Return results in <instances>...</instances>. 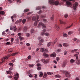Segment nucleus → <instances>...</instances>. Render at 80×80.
Returning <instances> with one entry per match:
<instances>
[{
  "instance_id": "1",
  "label": "nucleus",
  "mask_w": 80,
  "mask_h": 80,
  "mask_svg": "<svg viewBox=\"0 0 80 80\" xmlns=\"http://www.w3.org/2000/svg\"><path fill=\"white\" fill-rule=\"evenodd\" d=\"M67 0H68V1H72L73 2L72 3H74L73 4V8H74V10H75V9L77 8V7L78 6V2H75V0H63V1H67Z\"/></svg>"
},
{
  "instance_id": "2",
  "label": "nucleus",
  "mask_w": 80,
  "mask_h": 80,
  "mask_svg": "<svg viewBox=\"0 0 80 80\" xmlns=\"http://www.w3.org/2000/svg\"><path fill=\"white\" fill-rule=\"evenodd\" d=\"M10 57V55H8L7 56H5V57H4L3 58L1 59L2 61V62H1V63H2L4 62H5V60L8 59Z\"/></svg>"
},
{
  "instance_id": "3",
  "label": "nucleus",
  "mask_w": 80,
  "mask_h": 80,
  "mask_svg": "<svg viewBox=\"0 0 80 80\" xmlns=\"http://www.w3.org/2000/svg\"><path fill=\"white\" fill-rule=\"evenodd\" d=\"M41 35H45L47 37H50V34L48 32H42L41 33Z\"/></svg>"
},
{
  "instance_id": "4",
  "label": "nucleus",
  "mask_w": 80,
  "mask_h": 80,
  "mask_svg": "<svg viewBox=\"0 0 80 80\" xmlns=\"http://www.w3.org/2000/svg\"><path fill=\"white\" fill-rule=\"evenodd\" d=\"M66 4L69 7H71L72 5H73V4L71 3L70 1H67L66 2Z\"/></svg>"
},
{
  "instance_id": "5",
  "label": "nucleus",
  "mask_w": 80,
  "mask_h": 80,
  "mask_svg": "<svg viewBox=\"0 0 80 80\" xmlns=\"http://www.w3.org/2000/svg\"><path fill=\"white\" fill-rule=\"evenodd\" d=\"M38 18H39V16L38 15H37V17L34 16L32 18V20L33 21H35V20L38 21Z\"/></svg>"
},
{
  "instance_id": "6",
  "label": "nucleus",
  "mask_w": 80,
  "mask_h": 80,
  "mask_svg": "<svg viewBox=\"0 0 80 80\" xmlns=\"http://www.w3.org/2000/svg\"><path fill=\"white\" fill-rule=\"evenodd\" d=\"M40 25H41L42 26V27H43V28H46V26L45 25V24H44L43 23H42V22H40L38 24V27H40Z\"/></svg>"
},
{
  "instance_id": "7",
  "label": "nucleus",
  "mask_w": 80,
  "mask_h": 80,
  "mask_svg": "<svg viewBox=\"0 0 80 80\" xmlns=\"http://www.w3.org/2000/svg\"><path fill=\"white\" fill-rule=\"evenodd\" d=\"M55 28L56 30H57V31H58V30H59L60 29V27H59L58 25L57 24H55Z\"/></svg>"
},
{
  "instance_id": "8",
  "label": "nucleus",
  "mask_w": 80,
  "mask_h": 80,
  "mask_svg": "<svg viewBox=\"0 0 80 80\" xmlns=\"http://www.w3.org/2000/svg\"><path fill=\"white\" fill-rule=\"evenodd\" d=\"M16 14H14L13 15V16L11 17V19H12V22H14V19H13V18H16Z\"/></svg>"
},
{
  "instance_id": "9",
  "label": "nucleus",
  "mask_w": 80,
  "mask_h": 80,
  "mask_svg": "<svg viewBox=\"0 0 80 80\" xmlns=\"http://www.w3.org/2000/svg\"><path fill=\"white\" fill-rule=\"evenodd\" d=\"M65 75L66 77H70V73H68V72H66Z\"/></svg>"
},
{
  "instance_id": "10",
  "label": "nucleus",
  "mask_w": 80,
  "mask_h": 80,
  "mask_svg": "<svg viewBox=\"0 0 80 80\" xmlns=\"http://www.w3.org/2000/svg\"><path fill=\"white\" fill-rule=\"evenodd\" d=\"M50 56L51 57H56V54L54 52L53 54H51Z\"/></svg>"
},
{
  "instance_id": "11",
  "label": "nucleus",
  "mask_w": 80,
  "mask_h": 80,
  "mask_svg": "<svg viewBox=\"0 0 80 80\" xmlns=\"http://www.w3.org/2000/svg\"><path fill=\"white\" fill-rule=\"evenodd\" d=\"M41 50H42V52H48V50L46 49H44L43 48H41Z\"/></svg>"
},
{
  "instance_id": "12",
  "label": "nucleus",
  "mask_w": 80,
  "mask_h": 80,
  "mask_svg": "<svg viewBox=\"0 0 80 80\" xmlns=\"http://www.w3.org/2000/svg\"><path fill=\"white\" fill-rule=\"evenodd\" d=\"M66 65H67V62H64L62 64V67L63 68L65 67Z\"/></svg>"
},
{
  "instance_id": "13",
  "label": "nucleus",
  "mask_w": 80,
  "mask_h": 80,
  "mask_svg": "<svg viewBox=\"0 0 80 80\" xmlns=\"http://www.w3.org/2000/svg\"><path fill=\"white\" fill-rule=\"evenodd\" d=\"M76 63H77V65H80V61L79 60H77L76 62Z\"/></svg>"
},
{
  "instance_id": "14",
  "label": "nucleus",
  "mask_w": 80,
  "mask_h": 80,
  "mask_svg": "<svg viewBox=\"0 0 80 80\" xmlns=\"http://www.w3.org/2000/svg\"><path fill=\"white\" fill-rule=\"evenodd\" d=\"M27 27L25 26L23 29L24 32H27Z\"/></svg>"
},
{
  "instance_id": "15",
  "label": "nucleus",
  "mask_w": 80,
  "mask_h": 80,
  "mask_svg": "<svg viewBox=\"0 0 80 80\" xmlns=\"http://www.w3.org/2000/svg\"><path fill=\"white\" fill-rule=\"evenodd\" d=\"M73 23H72L69 26H68V27H67L66 28V29H68V28H71V27H72L73 26Z\"/></svg>"
},
{
  "instance_id": "16",
  "label": "nucleus",
  "mask_w": 80,
  "mask_h": 80,
  "mask_svg": "<svg viewBox=\"0 0 80 80\" xmlns=\"http://www.w3.org/2000/svg\"><path fill=\"white\" fill-rule=\"evenodd\" d=\"M41 8H42V7H40L39 6L37 7L36 8V9L37 10H40Z\"/></svg>"
},
{
  "instance_id": "17",
  "label": "nucleus",
  "mask_w": 80,
  "mask_h": 80,
  "mask_svg": "<svg viewBox=\"0 0 80 80\" xmlns=\"http://www.w3.org/2000/svg\"><path fill=\"white\" fill-rule=\"evenodd\" d=\"M63 45L64 46V47H67V46H68V45H69V44L66 43H64L63 44Z\"/></svg>"
},
{
  "instance_id": "18",
  "label": "nucleus",
  "mask_w": 80,
  "mask_h": 80,
  "mask_svg": "<svg viewBox=\"0 0 80 80\" xmlns=\"http://www.w3.org/2000/svg\"><path fill=\"white\" fill-rule=\"evenodd\" d=\"M18 52H15L14 53H13L12 54H11V55H12V56H15V55H17V54H18Z\"/></svg>"
},
{
  "instance_id": "19",
  "label": "nucleus",
  "mask_w": 80,
  "mask_h": 80,
  "mask_svg": "<svg viewBox=\"0 0 80 80\" xmlns=\"http://www.w3.org/2000/svg\"><path fill=\"white\" fill-rule=\"evenodd\" d=\"M59 21L61 24H65V22H63L62 20H60Z\"/></svg>"
},
{
  "instance_id": "20",
  "label": "nucleus",
  "mask_w": 80,
  "mask_h": 80,
  "mask_svg": "<svg viewBox=\"0 0 80 80\" xmlns=\"http://www.w3.org/2000/svg\"><path fill=\"white\" fill-rule=\"evenodd\" d=\"M44 57H48V55L46 53H44L43 54Z\"/></svg>"
},
{
  "instance_id": "21",
  "label": "nucleus",
  "mask_w": 80,
  "mask_h": 80,
  "mask_svg": "<svg viewBox=\"0 0 80 80\" xmlns=\"http://www.w3.org/2000/svg\"><path fill=\"white\" fill-rule=\"evenodd\" d=\"M41 62H42L43 63H45L46 61H45V59H42L41 60Z\"/></svg>"
},
{
  "instance_id": "22",
  "label": "nucleus",
  "mask_w": 80,
  "mask_h": 80,
  "mask_svg": "<svg viewBox=\"0 0 80 80\" xmlns=\"http://www.w3.org/2000/svg\"><path fill=\"white\" fill-rule=\"evenodd\" d=\"M75 62V60H73V59H71L70 61V63H74Z\"/></svg>"
},
{
  "instance_id": "23",
  "label": "nucleus",
  "mask_w": 80,
  "mask_h": 80,
  "mask_svg": "<svg viewBox=\"0 0 80 80\" xmlns=\"http://www.w3.org/2000/svg\"><path fill=\"white\" fill-rule=\"evenodd\" d=\"M26 22V19H24L22 20V23H23V24L25 23Z\"/></svg>"
},
{
  "instance_id": "24",
  "label": "nucleus",
  "mask_w": 80,
  "mask_h": 80,
  "mask_svg": "<svg viewBox=\"0 0 80 80\" xmlns=\"http://www.w3.org/2000/svg\"><path fill=\"white\" fill-rule=\"evenodd\" d=\"M13 30L14 32H16L17 31V28L16 26H14L13 27Z\"/></svg>"
},
{
  "instance_id": "25",
  "label": "nucleus",
  "mask_w": 80,
  "mask_h": 80,
  "mask_svg": "<svg viewBox=\"0 0 80 80\" xmlns=\"http://www.w3.org/2000/svg\"><path fill=\"white\" fill-rule=\"evenodd\" d=\"M55 77L56 78H60V75L57 74L55 76Z\"/></svg>"
},
{
  "instance_id": "26",
  "label": "nucleus",
  "mask_w": 80,
  "mask_h": 80,
  "mask_svg": "<svg viewBox=\"0 0 80 80\" xmlns=\"http://www.w3.org/2000/svg\"><path fill=\"white\" fill-rule=\"evenodd\" d=\"M57 42V39H56L52 43V45H54L55 43H56V42Z\"/></svg>"
},
{
  "instance_id": "27",
  "label": "nucleus",
  "mask_w": 80,
  "mask_h": 80,
  "mask_svg": "<svg viewBox=\"0 0 80 80\" xmlns=\"http://www.w3.org/2000/svg\"><path fill=\"white\" fill-rule=\"evenodd\" d=\"M72 33H73V32L70 31L68 32V35H71V34H72Z\"/></svg>"
},
{
  "instance_id": "28",
  "label": "nucleus",
  "mask_w": 80,
  "mask_h": 80,
  "mask_svg": "<svg viewBox=\"0 0 80 80\" xmlns=\"http://www.w3.org/2000/svg\"><path fill=\"white\" fill-rule=\"evenodd\" d=\"M26 36L27 37H29L30 36V34H29L28 33H26Z\"/></svg>"
},
{
  "instance_id": "29",
  "label": "nucleus",
  "mask_w": 80,
  "mask_h": 80,
  "mask_svg": "<svg viewBox=\"0 0 80 80\" xmlns=\"http://www.w3.org/2000/svg\"><path fill=\"white\" fill-rule=\"evenodd\" d=\"M39 22V21H36V22L34 23V26L36 27L37 25V22Z\"/></svg>"
},
{
  "instance_id": "30",
  "label": "nucleus",
  "mask_w": 80,
  "mask_h": 80,
  "mask_svg": "<svg viewBox=\"0 0 80 80\" xmlns=\"http://www.w3.org/2000/svg\"><path fill=\"white\" fill-rule=\"evenodd\" d=\"M47 77V73H44L43 78H46Z\"/></svg>"
},
{
  "instance_id": "31",
  "label": "nucleus",
  "mask_w": 80,
  "mask_h": 80,
  "mask_svg": "<svg viewBox=\"0 0 80 80\" xmlns=\"http://www.w3.org/2000/svg\"><path fill=\"white\" fill-rule=\"evenodd\" d=\"M28 11H29V9H25L24 11V12H28Z\"/></svg>"
},
{
  "instance_id": "32",
  "label": "nucleus",
  "mask_w": 80,
  "mask_h": 80,
  "mask_svg": "<svg viewBox=\"0 0 80 80\" xmlns=\"http://www.w3.org/2000/svg\"><path fill=\"white\" fill-rule=\"evenodd\" d=\"M0 14L1 15H4V12L3 11H0Z\"/></svg>"
},
{
  "instance_id": "33",
  "label": "nucleus",
  "mask_w": 80,
  "mask_h": 80,
  "mask_svg": "<svg viewBox=\"0 0 80 80\" xmlns=\"http://www.w3.org/2000/svg\"><path fill=\"white\" fill-rule=\"evenodd\" d=\"M52 44V42H49L47 45V46L48 47H49V46H50V45H51V44Z\"/></svg>"
},
{
  "instance_id": "34",
  "label": "nucleus",
  "mask_w": 80,
  "mask_h": 80,
  "mask_svg": "<svg viewBox=\"0 0 80 80\" xmlns=\"http://www.w3.org/2000/svg\"><path fill=\"white\" fill-rule=\"evenodd\" d=\"M47 74L49 75H52V74H53V72H47Z\"/></svg>"
},
{
  "instance_id": "35",
  "label": "nucleus",
  "mask_w": 80,
  "mask_h": 80,
  "mask_svg": "<svg viewBox=\"0 0 80 80\" xmlns=\"http://www.w3.org/2000/svg\"><path fill=\"white\" fill-rule=\"evenodd\" d=\"M34 66V65L32 64H29V67H33Z\"/></svg>"
},
{
  "instance_id": "36",
  "label": "nucleus",
  "mask_w": 80,
  "mask_h": 80,
  "mask_svg": "<svg viewBox=\"0 0 80 80\" xmlns=\"http://www.w3.org/2000/svg\"><path fill=\"white\" fill-rule=\"evenodd\" d=\"M7 73L8 74H10V73H12V72L8 71L7 72Z\"/></svg>"
},
{
  "instance_id": "37",
  "label": "nucleus",
  "mask_w": 80,
  "mask_h": 80,
  "mask_svg": "<svg viewBox=\"0 0 80 80\" xmlns=\"http://www.w3.org/2000/svg\"><path fill=\"white\" fill-rule=\"evenodd\" d=\"M67 52L66 51H65L64 52V55H67Z\"/></svg>"
},
{
  "instance_id": "38",
  "label": "nucleus",
  "mask_w": 80,
  "mask_h": 80,
  "mask_svg": "<svg viewBox=\"0 0 80 80\" xmlns=\"http://www.w3.org/2000/svg\"><path fill=\"white\" fill-rule=\"evenodd\" d=\"M63 36L64 37H67L68 36V35L67 34L65 33L63 34Z\"/></svg>"
},
{
  "instance_id": "39",
  "label": "nucleus",
  "mask_w": 80,
  "mask_h": 80,
  "mask_svg": "<svg viewBox=\"0 0 80 80\" xmlns=\"http://www.w3.org/2000/svg\"><path fill=\"white\" fill-rule=\"evenodd\" d=\"M37 69L38 70H41V67H38Z\"/></svg>"
},
{
  "instance_id": "40",
  "label": "nucleus",
  "mask_w": 80,
  "mask_h": 80,
  "mask_svg": "<svg viewBox=\"0 0 80 80\" xmlns=\"http://www.w3.org/2000/svg\"><path fill=\"white\" fill-rule=\"evenodd\" d=\"M31 33H34V30H33V29H32L31 30Z\"/></svg>"
},
{
  "instance_id": "41",
  "label": "nucleus",
  "mask_w": 80,
  "mask_h": 80,
  "mask_svg": "<svg viewBox=\"0 0 80 80\" xmlns=\"http://www.w3.org/2000/svg\"><path fill=\"white\" fill-rule=\"evenodd\" d=\"M33 13V12H29L27 14V15H29L30 14H32Z\"/></svg>"
},
{
  "instance_id": "42",
  "label": "nucleus",
  "mask_w": 80,
  "mask_h": 80,
  "mask_svg": "<svg viewBox=\"0 0 80 80\" xmlns=\"http://www.w3.org/2000/svg\"><path fill=\"white\" fill-rule=\"evenodd\" d=\"M9 65L11 66V67H13V64L11 63H9Z\"/></svg>"
},
{
  "instance_id": "43",
  "label": "nucleus",
  "mask_w": 80,
  "mask_h": 80,
  "mask_svg": "<svg viewBox=\"0 0 80 80\" xmlns=\"http://www.w3.org/2000/svg\"><path fill=\"white\" fill-rule=\"evenodd\" d=\"M10 44V42H8L6 43V45H9Z\"/></svg>"
},
{
  "instance_id": "44",
  "label": "nucleus",
  "mask_w": 80,
  "mask_h": 80,
  "mask_svg": "<svg viewBox=\"0 0 80 80\" xmlns=\"http://www.w3.org/2000/svg\"><path fill=\"white\" fill-rule=\"evenodd\" d=\"M18 36H22V33L20 32L18 34Z\"/></svg>"
},
{
  "instance_id": "45",
  "label": "nucleus",
  "mask_w": 80,
  "mask_h": 80,
  "mask_svg": "<svg viewBox=\"0 0 80 80\" xmlns=\"http://www.w3.org/2000/svg\"><path fill=\"white\" fill-rule=\"evenodd\" d=\"M78 55H79V52H78L76 54H75L74 56H78Z\"/></svg>"
},
{
  "instance_id": "46",
  "label": "nucleus",
  "mask_w": 80,
  "mask_h": 80,
  "mask_svg": "<svg viewBox=\"0 0 80 80\" xmlns=\"http://www.w3.org/2000/svg\"><path fill=\"white\" fill-rule=\"evenodd\" d=\"M43 22L44 23H46L47 22V19H43Z\"/></svg>"
},
{
  "instance_id": "47",
  "label": "nucleus",
  "mask_w": 80,
  "mask_h": 80,
  "mask_svg": "<svg viewBox=\"0 0 80 80\" xmlns=\"http://www.w3.org/2000/svg\"><path fill=\"white\" fill-rule=\"evenodd\" d=\"M42 76H43V73H41L40 74L39 76L40 77H42Z\"/></svg>"
},
{
  "instance_id": "48",
  "label": "nucleus",
  "mask_w": 80,
  "mask_h": 80,
  "mask_svg": "<svg viewBox=\"0 0 80 80\" xmlns=\"http://www.w3.org/2000/svg\"><path fill=\"white\" fill-rule=\"evenodd\" d=\"M13 40H14V39H13V38H11V42H12H12H13Z\"/></svg>"
},
{
  "instance_id": "49",
  "label": "nucleus",
  "mask_w": 80,
  "mask_h": 80,
  "mask_svg": "<svg viewBox=\"0 0 80 80\" xmlns=\"http://www.w3.org/2000/svg\"><path fill=\"white\" fill-rule=\"evenodd\" d=\"M9 51L10 52H12L13 50H12V49L10 48L9 50Z\"/></svg>"
},
{
  "instance_id": "50",
  "label": "nucleus",
  "mask_w": 80,
  "mask_h": 80,
  "mask_svg": "<svg viewBox=\"0 0 80 80\" xmlns=\"http://www.w3.org/2000/svg\"><path fill=\"white\" fill-rule=\"evenodd\" d=\"M41 17L42 18H45V17H46L45 16H43V15H42Z\"/></svg>"
},
{
  "instance_id": "51",
  "label": "nucleus",
  "mask_w": 80,
  "mask_h": 80,
  "mask_svg": "<svg viewBox=\"0 0 80 80\" xmlns=\"http://www.w3.org/2000/svg\"><path fill=\"white\" fill-rule=\"evenodd\" d=\"M43 42V39H41L40 40L39 42H41V43H42V42Z\"/></svg>"
},
{
  "instance_id": "52",
  "label": "nucleus",
  "mask_w": 80,
  "mask_h": 80,
  "mask_svg": "<svg viewBox=\"0 0 80 80\" xmlns=\"http://www.w3.org/2000/svg\"><path fill=\"white\" fill-rule=\"evenodd\" d=\"M62 51V49H58V52H61Z\"/></svg>"
},
{
  "instance_id": "53",
  "label": "nucleus",
  "mask_w": 80,
  "mask_h": 80,
  "mask_svg": "<svg viewBox=\"0 0 80 80\" xmlns=\"http://www.w3.org/2000/svg\"><path fill=\"white\" fill-rule=\"evenodd\" d=\"M64 17L65 18H67L68 17V15L67 14H65Z\"/></svg>"
},
{
  "instance_id": "54",
  "label": "nucleus",
  "mask_w": 80,
  "mask_h": 80,
  "mask_svg": "<svg viewBox=\"0 0 80 80\" xmlns=\"http://www.w3.org/2000/svg\"><path fill=\"white\" fill-rule=\"evenodd\" d=\"M26 45H27V46H30V44L28 43H26Z\"/></svg>"
},
{
  "instance_id": "55",
  "label": "nucleus",
  "mask_w": 80,
  "mask_h": 80,
  "mask_svg": "<svg viewBox=\"0 0 80 80\" xmlns=\"http://www.w3.org/2000/svg\"><path fill=\"white\" fill-rule=\"evenodd\" d=\"M38 45H42V43L39 42V43Z\"/></svg>"
},
{
  "instance_id": "56",
  "label": "nucleus",
  "mask_w": 80,
  "mask_h": 80,
  "mask_svg": "<svg viewBox=\"0 0 80 80\" xmlns=\"http://www.w3.org/2000/svg\"><path fill=\"white\" fill-rule=\"evenodd\" d=\"M29 77L30 78H32V77H33V75L32 74H30L29 75Z\"/></svg>"
},
{
  "instance_id": "57",
  "label": "nucleus",
  "mask_w": 80,
  "mask_h": 80,
  "mask_svg": "<svg viewBox=\"0 0 80 80\" xmlns=\"http://www.w3.org/2000/svg\"><path fill=\"white\" fill-rule=\"evenodd\" d=\"M8 77L9 78H11L12 77V76H11L9 75L8 76Z\"/></svg>"
},
{
  "instance_id": "58",
  "label": "nucleus",
  "mask_w": 80,
  "mask_h": 80,
  "mask_svg": "<svg viewBox=\"0 0 80 80\" xmlns=\"http://www.w3.org/2000/svg\"><path fill=\"white\" fill-rule=\"evenodd\" d=\"M13 70V68H12L11 67L9 68V70L11 71V70Z\"/></svg>"
},
{
  "instance_id": "59",
  "label": "nucleus",
  "mask_w": 80,
  "mask_h": 80,
  "mask_svg": "<svg viewBox=\"0 0 80 80\" xmlns=\"http://www.w3.org/2000/svg\"><path fill=\"white\" fill-rule=\"evenodd\" d=\"M51 20H54V18H53V16H52V17L51 18Z\"/></svg>"
},
{
  "instance_id": "60",
  "label": "nucleus",
  "mask_w": 80,
  "mask_h": 80,
  "mask_svg": "<svg viewBox=\"0 0 80 80\" xmlns=\"http://www.w3.org/2000/svg\"><path fill=\"white\" fill-rule=\"evenodd\" d=\"M57 60L58 61V60H60V58H59V57H57Z\"/></svg>"
},
{
  "instance_id": "61",
  "label": "nucleus",
  "mask_w": 80,
  "mask_h": 80,
  "mask_svg": "<svg viewBox=\"0 0 80 80\" xmlns=\"http://www.w3.org/2000/svg\"><path fill=\"white\" fill-rule=\"evenodd\" d=\"M22 20V19H20L19 20H18V21L19 23H20Z\"/></svg>"
},
{
  "instance_id": "62",
  "label": "nucleus",
  "mask_w": 80,
  "mask_h": 80,
  "mask_svg": "<svg viewBox=\"0 0 80 80\" xmlns=\"http://www.w3.org/2000/svg\"><path fill=\"white\" fill-rule=\"evenodd\" d=\"M28 59H31V56H29L28 57Z\"/></svg>"
},
{
  "instance_id": "63",
  "label": "nucleus",
  "mask_w": 80,
  "mask_h": 80,
  "mask_svg": "<svg viewBox=\"0 0 80 80\" xmlns=\"http://www.w3.org/2000/svg\"><path fill=\"white\" fill-rule=\"evenodd\" d=\"M42 10H40L39 11V13H42Z\"/></svg>"
},
{
  "instance_id": "64",
  "label": "nucleus",
  "mask_w": 80,
  "mask_h": 80,
  "mask_svg": "<svg viewBox=\"0 0 80 80\" xmlns=\"http://www.w3.org/2000/svg\"><path fill=\"white\" fill-rule=\"evenodd\" d=\"M46 62L45 63H47L48 62V60H46L45 61Z\"/></svg>"
}]
</instances>
